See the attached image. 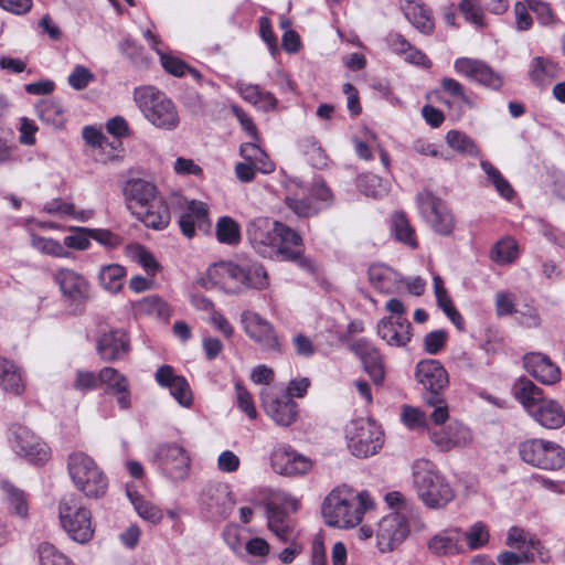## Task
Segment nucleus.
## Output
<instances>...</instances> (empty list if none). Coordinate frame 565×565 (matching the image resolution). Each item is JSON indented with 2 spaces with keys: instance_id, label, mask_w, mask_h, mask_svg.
<instances>
[{
  "instance_id": "nucleus-1",
  "label": "nucleus",
  "mask_w": 565,
  "mask_h": 565,
  "mask_svg": "<svg viewBox=\"0 0 565 565\" xmlns=\"http://www.w3.org/2000/svg\"><path fill=\"white\" fill-rule=\"evenodd\" d=\"M127 209L147 227L166 228L171 220L169 207L157 186L143 179H130L122 189Z\"/></svg>"
},
{
  "instance_id": "nucleus-2",
  "label": "nucleus",
  "mask_w": 565,
  "mask_h": 565,
  "mask_svg": "<svg viewBox=\"0 0 565 565\" xmlns=\"http://www.w3.org/2000/svg\"><path fill=\"white\" fill-rule=\"evenodd\" d=\"M373 500L366 491L355 492L343 486L328 493L321 513L327 525L350 529L359 525L365 512L373 509Z\"/></svg>"
},
{
  "instance_id": "nucleus-3",
  "label": "nucleus",
  "mask_w": 565,
  "mask_h": 565,
  "mask_svg": "<svg viewBox=\"0 0 565 565\" xmlns=\"http://www.w3.org/2000/svg\"><path fill=\"white\" fill-rule=\"evenodd\" d=\"M207 275L228 294H239L249 288L262 290L268 286L267 271L256 262L220 263L211 267Z\"/></svg>"
},
{
  "instance_id": "nucleus-4",
  "label": "nucleus",
  "mask_w": 565,
  "mask_h": 565,
  "mask_svg": "<svg viewBox=\"0 0 565 565\" xmlns=\"http://www.w3.org/2000/svg\"><path fill=\"white\" fill-rule=\"evenodd\" d=\"M415 376L426 391L425 403L434 408L430 420L435 425H444L449 418L448 405L443 395V391L449 384L446 369L439 361L427 359L417 363Z\"/></svg>"
},
{
  "instance_id": "nucleus-5",
  "label": "nucleus",
  "mask_w": 565,
  "mask_h": 565,
  "mask_svg": "<svg viewBox=\"0 0 565 565\" xmlns=\"http://www.w3.org/2000/svg\"><path fill=\"white\" fill-rule=\"evenodd\" d=\"M134 100L145 119L153 127L173 131L180 125L175 104L154 86H141L134 90Z\"/></svg>"
},
{
  "instance_id": "nucleus-6",
  "label": "nucleus",
  "mask_w": 565,
  "mask_h": 565,
  "mask_svg": "<svg viewBox=\"0 0 565 565\" xmlns=\"http://www.w3.org/2000/svg\"><path fill=\"white\" fill-rule=\"evenodd\" d=\"M413 482L419 499L427 508H444L455 498L450 484L429 460L420 459L414 463Z\"/></svg>"
},
{
  "instance_id": "nucleus-7",
  "label": "nucleus",
  "mask_w": 565,
  "mask_h": 565,
  "mask_svg": "<svg viewBox=\"0 0 565 565\" xmlns=\"http://www.w3.org/2000/svg\"><path fill=\"white\" fill-rule=\"evenodd\" d=\"M68 473L76 486L88 498L103 497L108 488V480L95 460L82 451L68 456Z\"/></svg>"
},
{
  "instance_id": "nucleus-8",
  "label": "nucleus",
  "mask_w": 565,
  "mask_h": 565,
  "mask_svg": "<svg viewBox=\"0 0 565 565\" xmlns=\"http://www.w3.org/2000/svg\"><path fill=\"white\" fill-rule=\"evenodd\" d=\"M58 515L62 527L73 541L85 544L93 539L95 529L90 511L77 495L68 494L60 501Z\"/></svg>"
},
{
  "instance_id": "nucleus-9",
  "label": "nucleus",
  "mask_w": 565,
  "mask_h": 565,
  "mask_svg": "<svg viewBox=\"0 0 565 565\" xmlns=\"http://www.w3.org/2000/svg\"><path fill=\"white\" fill-rule=\"evenodd\" d=\"M521 459L533 467L556 470L565 465V449L553 441L532 438L519 445Z\"/></svg>"
},
{
  "instance_id": "nucleus-10",
  "label": "nucleus",
  "mask_w": 565,
  "mask_h": 565,
  "mask_svg": "<svg viewBox=\"0 0 565 565\" xmlns=\"http://www.w3.org/2000/svg\"><path fill=\"white\" fill-rule=\"evenodd\" d=\"M153 461L161 473L173 482L185 480L191 470L189 451L177 443H162L153 451Z\"/></svg>"
},
{
  "instance_id": "nucleus-11",
  "label": "nucleus",
  "mask_w": 565,
  "mask_h": 565,
  "mask_svg": "<svg viewBox=\"0 0 565 565\" xmlns=\"http://www.w3.org/2000/svg\"><path fill=\"white\" fill-rule=\"evenodd\" d=\"M348 446L360 458L375 455L383 446V433L372 419L351 422L347 429Z\"/></svg>"
},
{
  "instance_id": "nucleus-12",
  "label": "nucleus",
  "mask_w": 565,
  "mask_h": 565,
  "mask_svg": "<svg viewBox=\"0 0 565 565\" xmlns=\"http://www.w3.org/2000/svg\"><path fill=\"white\" fill-rule=\"evenodd\" d=\"M419 214L430 228L443 236L450 235L455 230V217L446 203L429 190H423L416 195Z\"/></svg>"
},
{
  "instance_id": "nucleus-13",
  "label": "nucleus",
  "mask_w": 565,
  "mask_h": 565,
  "mask_svg": "<svg viewBox=\"0 0 565 565\" xmlns=\"http://www.w3.org/2000/svg\"><path fill=\"white\" fill-rule=\"evenodd\" d=\"M241 323L246 335L263 352L268 354H280L282 352V343L275 327L259 313L250 310L243 311Z\"/></svg>"
},
{
  "instance_id": "nucleus-14",
  "label": "nucleus",
  "mask_w": 565,
  "mask_h": 565,
  "mask_svg": "<svg viewBox=\"0 0 565 565\" xmlns=\"http://www.w3.org/2000/svg\"><path fill=\"white\" fill-rule=\"evenodd\" d=\"M266 513L268 529L282 543H290L288 547L284 548L278 554V558L284 564H290L300 553V546L296 544L298 532L296 531L291 519L275 502L267 503Z\"/></svg>"
},
{
  "instance_id": "nucleus-15",
  "label": "nucleus",
  "mask_w": 565,
  "mask_h": 565,
  "mask_svg": "<svg viewBox=\"0 0 565 565\" xmlns=\"http://www.w3.org/2000/svg\"><path fill=\"white\" fill-rule=\"evenodd\" d=\"M262 407L278 426L288 427L298 418V404L276 387H264L260 393Z\"/></svg>"
},
{
  "instance_id": "nucleus-16",
  "label": "nucleus",
  "mask_w": 565,
  "mask_h": 565,
  "mask_svg": "<svg viewBox=\"0 0 565 565\" xmlns=\"http://www.w3.org/2000/svg\"><path fill=\"white\" fill-rule=\"evenodd\" d=\"M276 223L267 217H257L247 226V237L253 248L263 257L276 259L284 253L278 246Z\"/></svg>"
},
{
  "instance_id": "nucleus-17",
  "label": "nucleus",
  "mask_w": 565,
  "mask_h": 565,
  "mask_svg": "<svg viewBox=\"0 0 565 565\" xmlns=\"http://www.w3.org/2000/svg\"><path fill=\"white\" fill-rule=\"evenodd\" d=\"M409 534L407 518L399 511L390 513L379 522L376 545L381 553L394 551Z\"/></svg>"
},
{
  "instance_id": "nucleus-18",
  "label": "nucleus",
  "mask_w": 565,
  "mask_h": 565,
  "mask_svg": "<svg viewBox=\"0 0 565 565\" xmlns=\"http://www.w3.org/2000/svg\"><path fill=\"white\" fill-rule=\"evenodd\" d=\"M201 502L211 516L227 519L236 505L231 486L225 482L209 483L202 491Z\"/></svg>"
},
{
  "instance_id": "nucleus-19",
  "label": "nucleus",
  "mask_w": 565,
  "mask_h": 565,
  "mask_svg": "<svg viewBox=\"0 0 565 565\" xmlns=\"http://www.w3.org/2000/svg\"><path fill=\"white\" fill-rule=\"evenodd\" d=\"M52 279L68 301L79 303L88 299L90 284L82 273L68 267H57Z\"/></svg>"
},
{
  "instance_id": "nucleus-20",
  "label": "nucleus",
  "mask_w": 565,
  "mask_h": 565,
  "mask_svg": "<svg viewBox=\"0 0 565 565\" xmlns=\"http://www.w3.org/2000/svg\"><path fill=\"white\" fill-rule=\"evenodd\" d=\"M427 428L430 441L440 451H450L467 447L472 441L471 430L460 422H451L447 426Z\"/></svg>"
},
{
  "instance_id": "nucleus-21",
  "label": "nucleus",
  "mask_w": 565,
  "mask_h": 565,
  "mask_svg": "<svg viewBox=\"0 0 565 565\" xmlns=\"http://www.w3.org/2000/svg\"><path fill=\"white\" fill-rule=\"evenodd\" d=\"M454 68L459 75L494 90L503 84L502 76L481 60L458 57Z\"/></svg>"
},
{
  "instance_id": "nucleus-22",
  "label": "nucleus",
  "mask_w": 565,
  "mask_h": 565,
  "mask_svg": "<svg viewBox=\"0 0 565 565\" xmlns=\"http://www.w3.org/2000/svg\"><path fill=\"white\" fill-rule=\"evenodd\" d=\"M349 349L360 359L372 382L375 385H382L385 379V369L377 348L369 339L359 338L349 344Z\"/></svg>"
},
{
  "instance_id": "nucleus-23",
  "label": "nucleus",
  "mask_w": 565,
  "mask_h": 565,
  "mask_svg": "<svg viewBox=\"0 0 565 565\" xmlns=\"http://www.w3.org/2000/svg\"><path fill=\"white\" fill-rule=\"evenodd\" d=\"M270 463L275 472L284 476L305 475L312 466L307 457L286 445H279L274 449Z\"/></svg>"
},
{
  "instance_id": "nucleus-24",
  "label": "nucleus",
  "mask_w": 565,
  "mask_h": 565,
  "mask_svg": "<svg viewBox=\"0 0 565 565\" xmlns=\"http://www.w3.org/2000/svg\"><path fill=\"white\" fill-rule=\"evenodd\" d=\"M156 382L166 388H169L170 394L174 399L184 407H189L193 402L192 392L185 377L174 373L170 365H161L156 374Z\"/></svg>"
},
{
  "instance_id": "nucleus-25",
  "label": "nucleus",
  "mask_w": 565,
  "mask_h": 565,
  "mask_svg": "<svg viewBox=\"0 0 565 565\" xmlns=\"http://www.w3.org/2000/svg\"><path fill=\"white\" fill-rule=\"evenodd\" d=\"M377 334L391 347H405L412 339V323L407 318L385 317L377 323Z\"/></svg>"
},
{
  "instance_id": "nucleus-26",
  "label": "nucleus",
  "mask_w": 565,
  "mask_h": 565,
  "mask_svg": "<svg viewBox=\"0 0 565 565\" xmlns=\"http://www.w3.org/2000/svg\"><path fill=\"white\" fill-rule=\"evenodd\" d=\"M526 371L545 385H553L561 380L559 367L552 360L542 353L532 352L523 358Z\"/></svg>"
},
{
  "instance_id": "nucleus-27",
  "label": "nucleus",
  "mask_w": 565,
  "mask_h": 565,
  "mask_svg": "<svg viewBox=\"0 0 565 565\" xmlns=\"http://www.w3.org/2000/svg\"><path fill=\"white\" fill-rule=\"evenodd\" d=\"M282 184L287 190L285 202L298 216L309 217L322 209L321 204L313 201L310 194L308 196H299V191H302V184L299 180L286 178Z\"/></svg>"
},
{
  "instance_id": "nucleus-28",
  "label": "nucleus",
  "mask_w": 565,
  "mask_h": 565,
  "mask_svg": "<svg viewBox=\"0 0 565 565\" xmlns=\"http://www.w3.org/2000/svg\"><path fill=\"white\" fill-rule=\"evenodd\" d=\"M14 450L34 465H42L50 458L49 446L26 430H22L15 436Z\"/></svg>"
},
{
  "instance_id": "nucleus-29",
  "label": "nucleus",
  "mask_w": 565,
  "mask_h": 565,
  "mask_svg": "<svg viewBox=\"0 0 565 565\" xmlns=\"http://www.w3.org/2000/svg\"><path fill=\"white\" fill-rule=\"evenodd\" d=\"M529 415L546 429H558L565 425V409L555 399L544 398L531 406Z\"/></svg>"
},
{
  "instance_id": "nucleus-30",
  "label": "nucleus",
  "mask_w": 565,
  "mask_h": 565,
  "mask_svg": "<svg viewBox=\"0 0 565 565\" xmlns=\"http://www.w3.org/2000/svg\"><path fill=\"white\" fill-rule=\"evenodd\" d=\"M207 206L201 201H186L185 207L179 217L181 232L186 237H193L195 228L204 230L209 226Z\"/></svg>"
},
{
  "instance_id": "nucleus-31",
  "label": "nucleus",
  "mask_w": 565,
  "mask_h": 565,
  "mask_svg": "<svg viewBox=\"0 0 565 565\" xmlns=\"http://www.w3.org/2000/svg\"><path fill=\"white\" fill-rule=\"evenodd\" d=\"M129 351V339L120 329L104 333L97 342V352L105 361H115L124 358Z\"/></svg>"
},
{
  "instance_id": "nucleus-32",
  "label": "nucleus",
  "mask_w": 565,
  "mask_h": 565,
  "mask_svg": "<svg viewBox=\"0 0 565 565\" xmlns=\"http://www.w3.org/2000/svg\"><path fill=\"white\" fill-rule=\"evenodd\" d=\"M276 231L278 233L279 241L278 246L284 253L279 254V258H276L277 260H298L300 266L311 268V264L308 260L300 258V250L299 249H292L288 245H292L295 247H299L301 245V236L294 231L292 228L288 227L287 225L277 222L276 223Z\"/></svg>"
},
{
  "instance_id": "nucleus-33",
  "label": "nucleus",
  "mask_w": 565,
  "mask_h": 565,
  "mask_svg": "<svg viewBox=\"0 0 565 565\" xmlns=\"http://www.w3.org/2000/svg\"><path fill=\"white\" fill-rule=\"evenodd\" d=\"M0 388L14 396H20L25 391V379L21 367L3 356H0Z\"/></svg>"
},
{
  "instance_id": "nucleus-34",
  "label": "nucleus",
  "mask_w": 565,
  "mask_h": 565,
  "mask_svg": "<svg viewBox=\"0 0 565 565\" xmlns=\"http://www.w3.org/2000/svg\"><path fill=\"white\" fill-rule=\"evenodd\" d=\"M390 50L402 56L405 62L424 68L431 66V61L420 50L413 46L402 34L390 33L386 38Z\"/></svg>"
},
{
  "instance_id": "nucleus-35",
  "label": "nucleus",
  "mask_w": 565,
  "mask_h": 565,
  "mask_svg": "<svg viewBox=\"0 0 565 565\" xmlns=\"http://www.w3.org/2000/svg\"><path fill=\"white\" fill-rule=\"evenodd\" d=\"M428 548L436 555H454L463 551L462 531L458 527L445 530L428 543Z\"/></svg>"
},
{
  "instance_id": "nucleus-36",
  "label": "nucleus",
  "mask_w": 565,
  "mask_h": 565,
  "mask_svg": "<svg viewBox=\"0 0 565 565\" xmlns=\"http://www.w3.org/2000/svg\"><path fill=\"white\" fill-rule=\"evenodd\" d=\"M367 275L371 285L381 292L393 294L399 289L398 274L384 264L371 265Z\"/></svg>"
},
{
  "instance_id": "nucleus-37",
  "label": "nucleus",
  "mask_w": 565,
  "mask_h": 565,
  "mask_svg": "<svg viewBox=\"0 0 565 565\" xmlns=\"http://www.w3.org/2000/svg\"><path fill=\"white\" fill-rule=\"evenodd\" d=\"M561 72L559 65L548 57L536 56L529 65V76L539 86L550 84L561 75Z\"/></svg>"
},
{
  "instance_id": "nucleus-38",
  "label": "nucleus",
  "mask_w": 565,
  "mask_h": 565,
  "mask_svg": "<svg viewBox=\"0 0 565 565\" xmlns=\"http://www.w3.org/2000/svg\"><path fill=\"white\" fill-rule=\"evenodd\" d=\"M42 211L50 215L70 217L78 222H87L94 216L93 210H76L73 203L66 202L61 198H56L46 202L42 206Z\"/></svg>"
},
{
  "instance_id": "nucleus-39",
  "label": "nucleus",
  "mask_w": 565,
  "mask_h": 565,
  "mask_svg": "<svg viewBox=\"0 0 565 565\" xmlns=\"http://www.w3.org/2000/svg\"><path fill=\"white\" fill-rule=\"evenodd\" d=\"M403 11L406 19L422 33L429 34L434 30L431 12L424 4L414 0H405Z\"/></svg>"
},
{
  "instance_id": "nucleus-40",
  "label": "nucleus",
  "mask_w": 565,
  "mask_h": 565,
  "mask_svg": "<svg viewBox=\"0 0 565 565\" xmlns=\"http://www.w3.org/2000/svg\"><path fill=\"white\" fill-rule=\"evenodd\" d=\"M127 270L119 264H108L99 267L97 279L103 289L118 294L126 281Z\"/></svg>"
},
{
  "instance_id": "nucleus-41",
  "label": "nucleus",
  "mask_w": 565,
  "mask_h": 565,
  "mask_svg": "<svg viewBox=\"0 0 565 565\" xmlns=\"http://www.w3.org/2000/svg\"><path fill=\"white\" fill-rule=\"evenodd\" d=\"M391 228L394 237L398 242L409 246L411 248H416L418 246L415 230L403 212H395L392 214Z\"/></svg>"
},
{
  "instance_id": "nucleus-42",
  "label": "nucleus",
  "mask_w": 565,
  "mask_h": 565,
  "mask_svg": "<svg viewBox=\"0 0 565 565\" xmlns=\"http://www.w3.org/2000/svg\"><path fill=\"white\" fill-rule=\"evenodd\" d=\"M36 114L42 122L53 128H62L65 122L64 110L60 103L43 99L36 104Z\"/></svg>"
},
{
  "instance_id": "nucleus-43",
  "label": "nucleus",
  "mask_w": 565,
  "mask_h": 565,
  "mask_svg": "<svg viewBox=\"0 0 565 565\" xmlns=\"http://www.w3.org/2000/svg\"><path fill=\"white\" fill-rule=\"evenodd\" d=\"M31 246L39 253L56 258H70L72 253L66 249L62 243L51 238L32 234L30 237Z\"/></svg>"
},
{
  "instance_id": "nucleus-44",
  "label": "nucleus",
  "mask_w": 565,
  "mask_h": 565,
  "mask_svg": "<svg viewBox=\"0 0 565 565\" xmlns=\"http://www.w3.org/2000/svg\"><path fill=\"white\" fill-rule=\"evenodd\" d=\"M514 394L527 414H530L531 406L537 405L544 399L543 391L530 380H521L514 387Z\"/></svg>"
},
{
  "instance_id": "nucleus-45",
  "label": "nucleus",
  "mask_w": 565,
  "mask_h": 565,
  "mask_svg": "<svg viewBox=\"0 0 565 565\" xmlns=\"http://www.w3.org/2000/svg\"><path fill=\"white\" fill-rule=\"evenodd\" d=\"M491 259L499 265H508L519 257V246L514 238L504 237L497 242L491 249Z\"/></svg>"
},
{
  "instance_id": "nucleus-46",
  "label": "nucleus",
  "mask_w": 565,
  "mask_h": 565,
  "mask_svg": "<svg viewBox=\"0 0 565 565\" xmlns=\"http://www.w3.org/2000/svg\"><path fill=\"white\" fill-rule=\"evenodd\" d=\"M447 145L458 153L467 157H479L480 150L476 142L459 130H450L446 135Z\"/></svg>"
},
{
  "instance_id": "nucleus-47",
  "label": "nucleus",
  "mask_w": 565,
  "mask_h": 565,
  "mask_svg": "<svg viewBox=\"0 0 565 565\" xmlns=\"http://www.w3.org/2000/svg\"><path fill=\"white\" fill-rule=\"evenodd\" d=\"M216 238L220 243L235 246L241 242V226L230 216H222L216 223Z\"/></svg>"
},
{
  "instance_id": "nucleus-48",
  "label": "nucleus",
  "mask_w": 565,
  "mask_h": 565,
  "mask_svg": "<svg viewBox=\"0 0 565 565\" xmlns=\"http://www.w3.org/2000/svg\"><path fill=\"white\" fill-rule=\"evenodd\" d=\"M1 489L8 504L12 508L17 515L25 518L28 515V501L24 491L17 488L10 481L1 482Z\"/></svg>"
},
{
  "instance_id": "nucleus-49",
  "label": "nucleus",
  "mask_w": 565,
  "mask_h": 565,
  "mask_svg": "<svg viewBox=\"0 0 565 565\" xmlns=\"http://www.w3.org/2000/svg\"><path fill=\"white\" fill-rule=\"evenodd\" d=\"M128 497L141 519L153 524H157L162 520V511L156 504L145 500L137 493L134 494L128 492Z\"/></svg>"
},
{
  "instance_id": "nucleus-50",
  "label": "nucleus",
  "mask_w": 565,
  "mask_h": 565,
  "mask_svg": "<svg viewBox=\"0 0 565 565\" xmlns=\"http://www.w3.org/2000/svg\"><path fill=\"white\" fill-rule=\"evenodd\" d=\"M463 539H466L469 550L482 548L490 540L489 527L486 523L478 521L473 523L468 531L462 532V540Z\"/></svg>"
},
{
  "instance_id": "nucleus-51",
  "label": "nucleus",
  "mask_w": 565,
  "mask_h": 565,
  "mask_svg": "<svg viewBox=\"0 0 565 565\" xmlns=\"http://www.w3.org/2000/svg\"><path fill=\"white\" fill-rule=\"evenodd\" d=\"M480 167L488 175L489 180L492 182L499 194L507 200H511L514 191L510 183L502 177L500 171L486 160L480 162Z\"/></svg>"
},
{
  "instance_id": "nucleus-52",
  "label": "nucleus",
  "mask_w": 565,
  "mask_h": 565,
  "mask_svg": "<svg viewBox=\"0 0 565 565\" xmlns=\"http://www.w3.org/2000/svg\"><path fill=\"white\" fill-rule=\"evenodd\" d=\"M401 420L411 430L423 429L427 431V428H431L427 422L426 414L411 405L402 406Z\"/></svg>"
},
{
  "instance_id": "nucleus-53",
  "label": "nucleus",
  "mask_w": 565,
  "mask_h": 565,
  "mask_svg": "<svg viewBox=\"0 0 565 565\" xmlns=\"http://www.w3.org/2000/svg\"><path fill=\"white\" fill-rule=\"evenodd\" d=\"M458 8L466 21L479 29L486 26L481 0H461Z\"/></svg>"
},
{
  "instance_id": "nucleus-54",
  "label": "nucleus",
  "mask_w": 565,
  "mask_h": 565,
  "mask_svg": "<svg viewBox=\"0 0 565 565\" xmlns=\"http://www.w3.org/2000/svg\"><path fill=\"white\" fill-rule=\"evenodd\" d=\"M99 382L106 386L107 393H115L129 385L127 377L114 367H104L98 373Z\"/></svg>"
},
{
  "instance_id": "nucleus-55",
  "label": "nucleus",
  "mask_w": 565,
  "mask_h": 565,
  "mask_svg": "<svg viewBox=\"0 0 565 565\" xmlns=\"http://www.w3.org/2000/svg\"><path fill=\"white\" fill-rule=\"evenodd\" d=\"M129 256L132 260L138 263L148 275L154 276L160 268L152 253L141 245L129 247Z\"/></svg>"
},
{
  "instance_id": "nucleus-56",
  "label": "nucleus",
  "mask_w": 565,
  "mask_h": 565,
  "mask_svg": "<svg viewBox=\"0 0 565 565\" xmlns=\"http://www.w3.org/2000/svg\"><path fill=\"white\" fill-rule=\"evenodd\" d=\"M38 552L41 565H73L66 555L47 542L41 543Z\"/></svg>"
},
{
  "instance_id": "nucleus-57",
  "label": "nucleus",
  "mask_w": 565,
  "mask_h": 565,
  "mask_svg": "<svg viewBox=\"0 0 565 565\" xmlns=\"http://www.w3.org/2000/svg\"><path fill=\"white\" fill-rule=\"evenodd\" d=\"M440 86L444 93L457 98L468 108H476V103L466 94L463 85L455 78L443 77Z\"/></svg>"
},
{
  "instance_id": "nucleus-58",
  "label": "nucleus",
  "mask_w": 565,
  "mask_h": 565,
  "mask_svg": "<svg viewBox=\"0 0 565 565\" xmlns=\"http://www.w3.org/2000/svg\"><path fill=\"white\" fill-rule=\"evenodd\" d=\"M141 311L156 316L158 318H169L170 308L164 300L158 296H148L141 299L138 303Z\"/></svg>"
},
{
  "instance_id": "nucleus-59",
  "label": "nucleus",
  "mask_w": 565,
  "mask_h": 565,
  "mask_svg": "<svg viewBox=\"0 0 565 565\" xmlns=\"http://www.w3.org/2000/svg\"><path fill=\"white\" fill-rule=\"evenodd\" d=\"M358 188L366 196L380 198L387 191L386 186L383 185L382 180L375 174H365L358 179Z\"/></svg>"
},
{
  "instance_id": "nucleus-60",
  "label": "nucleus",
  "mask_w": 565,
  "mask_h": 565,
  "mask_svg": "<svg viewBox=\"0 0 565 565\" xmlns=\"http://www.w3.org/2000/svg\"><path fill=\"white\" fill-rule=\"evenodd\" d=\"M70 230L75 233L64 237L63 246L66 249L73 248L77 250H86L90 247V235L87 232L90 228L73 226Z\"/></svg>"
},
{
  "instance_id": "nucleus-61",
  "label": "nucleus",
  "mask_w": 565,
  "mask_h": 565,
  "mask_svg": "<svg viewBox=\"0 0 565 565\" xmlns=\"http://www.w3.org/2000/svg\"><path fill=\"white\" fill-rule=\"evenodd\" d=\"M438 307L449 318V320L459 329L463 328V318L459 311L455 308L451 298L448 292L435 295Z\"/></svg>"
},
{
  "instance_id": "nucleus-62",
  "label": "nucleus",
  "mask_w": 565,
  "mask_h": 565,
  "mask_svg": "<svg viewBox=\"0 0 565 565\" xmlns=\"http://www.w3.org/2000/svg\"><path fill=\"white\" fill-rule=\"evenodd\" d=\"M235 392L238 408L250 419H255L257 417V411L250 393L242 385L241 382L235 383Z\"/></svg>"
},
{
  "instance_id": "nucleus-63",
  "label": "nucleus",
  "mask_w": 565,
  "mask_h": 565,
  "mask_svg": "<svg viewBox=\"0 0 565 565\" xmlns=\"http://www.w3.org/2000/svg\"><path fill=\"white\" fill-rule=\"evenodd\" d=\"M95 75L84 65H76L68 75V84L76 90L84 89L93 82Z\"/></svg>"
},
{
  "instance_id": "nucleus-64",
  "label": "nucleus",
  "mask_w": 565,
  "mask_h": 565,
  "mask_svg": "<svg viewBox=\"0 0 565 565\" xmlns=\"http://www.w3.org/2000/svg\"><path fill=\"white\" fill-rule=\"evenodd\" d=\"M505 544L518 551H526L529 545L533 546V540L527 537V533L520 527L513 526L509 530Z\"/></svg>"
}]
</instances>
